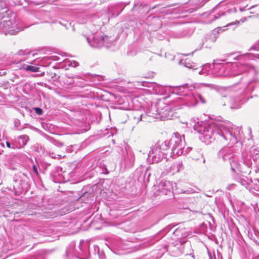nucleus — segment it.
Listing matches in <instances>:
<instances>
[{
    "instance_id": "4468645a",
    "label": "nucleus",
    "mask_w": 259,
    "mask_h": 259,
    "mask_svg": "<svg viewBox=\"0 0 259 259\" xmlns=\"http://www.w3.org/2000/svg\"><path fill=\"white\" fill-rule=\"evenodd\" d=\"M173 233L179 237V238L185 237L188 235V233L185 229H176Z\"/></svg>"
},
{
    "instance_id": "393cba45",
    "label": "nucleus",
    "mask_w": 259,
    "mask_h": 259,
    "mask_svg": "<svg viewBox=\"0 0 259 259\" xmlns=\"http://www.w3.org/2000/svg\"><path fill=\"white\" fill-rule=\"evenodd\" d=\"M29 52L28 51H27L26 50L25 51H23L22 50H19L18 52V54L19 55H23L25 54H29Z\"/></svg>"
},
{
    "instance_id": "f03ea898",
    "label": "nucleus",
    "mask_w": 259,
    "mask_h": 259,
    "mask_svg": "<svg viewBox=\"0 0 259 259\" xmlns=\"http://www.w3.org/2000/svg\"><path fill=\"white\" fill-rule=\"evenodd\" d=\"M21 29L17 26L14 16L7 10L5 0H0V33L14 35Z\"/></svg>"
},
{
    "instance_id": "1a4fd4ad",
    "label": "nucleus",
    "mask_w": 259,
    "mask_h": 259,
    "mask_svg": "<svg viewBox=\"0 0 259 259\" xmlns=\"http://www.w3.org/2000/svg\"><path fill=\"white\" fill-rule=\"evenodd\" d=\"M158 187L160 192L164 195H168L172 193L173 187L170 181H161L159 183Z\"/></svg>"
},
{
    "instance_id": "f704fd0d",
    "label": "nucleus",
    "mask_w": 259,
    "mask_h": 259,
    "mask_svg": "<svg viewBox=\"0 0 259 259\" xmlns=\"http://www.w3.org/2000/svg\"><path fill=\"white\" fill-rule=\"evenodd\" d=\"M247 56H250V55L249 54H247Z\"/></svg>"
},
{
    "instance_id": "2eb2a0df",
    "label": "nucleus",
    "mask_w": 259,
    "mask_h": 259,
    "mask_svg": "<svg viewBox=\"0 0 259 259\" xmlns=\"http://www.w3.org/2000/svg\"><path fill=\"white\" fill-rule=\"evenodd\" d=\"M180 64H183L187 68L192 69L193 70H196V68H195V65L194 63L190 61L189 60L186 59L185 61H181L180 62Z\"/></svg>"
},
{
    "instance_id": "cd10ccee",
    "label": "nucleus",
    "mask_w": 259,
    "mask_h": 259,
    "mask_svg": "<svg viewBox=\"0 0 259 259\" xmlns=\"http://www.w3.org/2000/svg\"><path fill=\"white\" fill-rule=\"evenodd\" d=\"M33 170L34 171V172L36 174V175H38V171H37V168H36V166L35 165H33Z\"/></svg>"
},
{
    "instance_id": "c756f323",
    "label": "nucleus",
    "mask_w": 259,
    "mask_h": 259,
    "mask_svg": "<svg viewBox=\"0 0 259 259\" xmlns=\"http://www.w3.org/2000/svg\"><path fill=\"white\" fill-rule=\"evenodd\" d=\"M53 153H52V156H52V157L55 158H61V157H62V156H61V155H57V156H53ZM64 156H63V157H64Z\"/></svg>"
},
{
    "instance_id": "20e7f679",
    "label": "nucleus",
    "mask_w": 259,
    "mask_h": 259,
    "mask_svg": "<svg viewBox=\"0 0 259 259\" xmlns=\"http://www.w3.org/2000/svg\"><path fill=\"white\" fill-rule=\"evenodd\" d=\"M252 66L248 63H229L221 66L222 71L225 70V75L235 76L249 70Z\"/></svg>"
},
{
    "instance_id": "b1692460",
    "label": "nucleus",
    "mask_w": 259,
    "mask_h": 259,
    "mask_svg": "<svg viewBox=\"0 0 259 259\" xmlns=\"http://www.w3.org/2000/svg\"><path fill=\"white\" fill-rule=\"evenodd\" d=\"M33 110L35 111V113L39 115H40L42 114V110L41 108L38 107H35L33 108Z\"/></svg>"
},
{
    "instance_id": "dca6fc26",
    "label": "nucleus",
    "mask_w": 259,
    "mask_h": 259,
    "mask_svg": "<svg viewBox=\"0 0 259 259\" xmlns=\"http://www.w3.org/2000/svg\"><path fill=\"white\" fill-rule=\"evenodd\" d=\"M20 69H23L26 71H29L32 72H37L39 70V68L34 66H30L28 65L23 64L22 65V66L20 67Z\"/></svg>"
},
{
    "instance_id": "a878e982",
    "label": "nucleus",
    "mask_w": 259,
    "mask_h": 259,
    "mask_svg": "<svg viewBox=\"0 0 259 259\" xmlns=\"http://www.w3.org/2000/svg\"><path fill=\"white\" fill-rule=\"evenodd\" d=\"M6 145H7V146L9 148H13V149H15V147L14 146H11V144L8 142H6Z\"/></svg>"
},
{
    "instance_id": "5701e85b",
    "label": "nucleus",
    "mask_w": 259,
    "mask_h": 259,
    "mask_svg": "<svg viewBox=\"0 0 259 259\" xmlns=\"http://www.w3.org/2000/svg\"><path fill=\"white\" fill-rule=\"evenodd\" d=\"M194 153H195L196 155V156L192 155V158L193 159L195 160L199 159L202 156L201 154L197 151H195V152H194Z\"/></svg>"
},
{
    "instance_id": "bb28decb",
    "label": "nucleus",
    "mask_w": 259,
    "mask_h": 259,
    "mask_svg": "<svg viewBox=\"0 0 259 259\" xmlns=\"http://www.w3.org/2000/svg\"><path fill=\"white\" fill-rule=\"evenodd\" d=\"M15 126L17 127L20 124V121L19 120L17 119L15 120Z\"/></svg>"
},
{
    "instance_id": "6e6552de",
    "label": "nucleus",
    "mask_w": 259,
    "mask_h": 259,
    "mask_svg": "<svg viewBox=\"0 0 259 259\" xmlns=\"http://www.w3.org/2000/svg\"><path fill=\"white\" fill-rule=\"evenodd\" d=\"M249 152L250 153L249 156L248 155L246 151L242 152V162L246 165L249 164L251 160V158L252 157L254 161L259 163V151L255 149H251Z\"/></svg>"
},
{
    "instance_id": "9d476101",
    "label": "nucleus",
    "mask_w": 259,
    "mask_h": 259,
    "mask_svg": "<svg viewBox=\"0 0 259 259\" xmlns=\"http://www.w3.org/2000/svg\"><path fill=\"white\" fill-rule=\"evenodd\" d=\"M219 155L224 161H228L229 162L231 160L234 156L233 150L229 147L221 149L219 153Z\"/></svg>"
},
{
    "instance_id": "0eeeda50",
    "label": "nucleus",
    "mask_w": 259,
    "mask_h": 259,
    "mask_svg": "<svg viewBox=\"0 0 259 259\" xmlns=\"http://www.w3.org/2000/svg\"><path fill=\"white\" fill-rule=\"evenodd\" d=\"M105 39H108L107 36L100 35L98 34H95L91 41H89V38L87 37L89 43L94 48H100L103 46L109 47L108 43L105 42Z\"/></svg>"
},
{
    "instance_id": "7c9ffc66",
    "label": "nucleus",
    "mask_w": 259,
    "mask_h": 259,
    "mask_svg": "<svg viewBox=\"0 0 259 259\" xmlns=\"http://www.w3.org/2000/svg\"><path fill=\"white\" fill-rule=\"evenodd\" d=\"M224 13L223 12V13H222V14H220V13H219V14H218V15H219V16H218V17H217L215 15H213V16H214V19H217V18H219V17H220L221 15H224Z\"/></svg>"
},
{
    "instance_id": "72a5a7b5",
    "label": "nucleus",
    "mask_w": 259,
    "mask_h": 259,
    "mask_svg": "<svg viewBox=\"0 0 259 259\" xmlns=\"http://www.w3.org/2000/svg\"><path fill=\"white\" fill-rule=\"evenodd\" d=\"M249 83H250V82H249V83L247 84V86L246 87V90H247V88H248V87L249 86Z\"/></svg>"
},
{
    "instance_id": "ddd939ff",
    "label": "nucleus",
    "mask_w": 259,
    "mask_h": 259,
    "mask_svg": "<svg viewBox=\"0 0 259 259\" xmlns=\"http://www.w3.org/2000/svg\"><path fill=\"white\" fill-rule=\"evenodd\" d=\"M29 138L26 135L20 136L18 138V143L20 147H24L27 143Z\"/></svg>"
},
{
    "instance_id": "f3484780",
    "label": "nucleus",
    "mask_w": 259,
    "mask_h": 259,
    "mask_svg": "<svg viewBox=\"0 0 259 259\" xmlns=\"http://www.w3.org/2000/svg\"><path fill=\"white\" fill-rule=\"evenodd\" d=\"M181 169H183V164L180 161L174 163L171 166V170L173 172H178Z\"/></svg>"
},
{
    "instance_id": "39448f33",
    "label": "nucleus",
    "mask_w": 259,
    "mask_h": 259,
    "mask_svg": "<svg viewBox=\"0 0 259 259\" xmlns=\"http://www.w3.org/2000/svg\"><path fill=\"white\" fill-rule=\"evenodd\" d=\"M168 152V143L166 141H159L153 146L148 154V157H151L153 163L160 162Z\"/></svg>"
},
{
    "instance_id": "a211bd4d",
    "label": "nucleus",
    "mask_w": 259,
    "mask_h": 259,
    "mask_svg": "<svg viewBox=\"0 0 259 259\" xmlns=\"http://www.w3.org/2000/svg\"><path fill=\"white\" fill-rule=\"evenodd\" d=\"M74 249V245L70 246L69 247H68L66 249V252H65V256L67 258H69L70 257L73 256Z\"/></svg>"
},
{
    "instance_id": "7ed1b4c3",
    "label": "nucleus",
    "mask_w": 259,
    "mask_h": 259,
    "mask_svg": "<svg viewBox=\"0 0 259 259\" xmlns=\"http://www.w3.org/2000/svg\"><path fill=\"white\" fill-rule=\"evenodd\" d=\"M213 88L211 84L201 83L199 84L190 85L188 84H184L179 87L177 89L178 94L184 97L183 100L188 106H194L196 105L198 102V99L203 103L205 102L200 95H197L196 96L192 92L193 90L196 89L200 92H203L205 91V89H211Z\"/></svg>"
},
{
    "instance_id": "412c9836",
    "label": "nucleus",
    "mask_w": 259,
    "mask_h": 259,
    "mask_svg": "<svg viewBox=\"0 0 259 259\" xmlns=\"http://www.w3.org/2000/svg\"><path fill=\"white\" fill-rule=\"evenodd\" d=\"M68 66L73 67H77L79 65V63L77 61H68Z\"/></svg>"
},
{
    "instance_id": "4be33fe9",
    "label": "nucleus",
    "mask_w": 259,
    "mask_h": 259,
    "mask_svg": "<svg viewBox=\"0 0 259 259\" xmlns=\"http://www.w3.org/2000/svg\"><path fill=\"white\" fill-rule=\"evenodd\" d=\"M246 20V18H243L241 19H240L239 21H236L235 23H230L228 24L226 26H230V25H234V24H239L240 23V22H244V21H245Z\"/></svg>"
},
{
    "instance_id": "423d86ee",
    "label": "nucleus",
    "mask_w": 259,
    "mask_h": 259,
    "mask_svg": "<svg viewBox=\"0 0 259 259\" xmlns=\"http://www.w3.org/2000/svg\"><path fill=\"white\" fill-rule=\"evenodd\" d=\"M168 143V150L171 147L174 154L178 156L185 154L187 150L185 149V142L182 141V137L179 133H174Z\"/></svg>"
},
{
    "instance_id": "473e14b6",
    "label": "nucleus",
    "mask_w": 259,
    "mask_h": 259,
    "mask_svg": "<svg viewBox=\"0 0 259 259\" xmlns=\"http://www.w3.org/2000/svg\"><path fill=\"white\" fill-rule=\"evenodd\" d=\"M63 145V143H58L57 146H59V147H61Z\"/></svg>"
},
{
    "instance_id": "9b49d317",
    "label": "nucleus",
    "mask_w": 259,
    "mask_h": 259,
    "mask_svg": "<svg viewBox=\"0 0 259 259\" xmlns=\"http://www.w3.org/2000/svg\"><path fill=\"white\" fill-rule=\"evenodd\" d=\"M227 101L229 102L230 108L232 109H237L240 107V105L242 102V98L238 97L234 98L231 97L227 98Z\"/></svg>"
},
{
    "instance_id": "2f4dec72",
    "label": "nucleus",
    "mask_w": 259,
    "mask_h": 259,
    "mask_svg": "<svg viewBox=\"0 0 259 259\" xmlns=\"http://www.w3.org/2000/svg\"><path fill=\"white\" fill-rule=\"evenodd\" d=\"M139 115V116H138V117H137V120H138V121H140V120H142V115H141V114H140V115Z\"/></svg>"
},
{
    "instance_id": "6ab92c4d",
    "label": "nucleus",
    "mask_w": 259,
    "mask_h": 259,
    "mask_svg": "<svg viewBox=\"0 0 259 259\" xmlns=\"http://www.w3.org/2000/svg\"><path fill=\"white\" fill-rule=\"evenodd\" d=\"M231 168L233 171L235 170V169H239L240 168V165L234 160H232L229 161Z\"/></svg>"
},
{
    "instance_id": "aec40b11",
    "label": "nucleus",
    "mask_w": 259,
    "mask_h": 259,
    "mask_svg": "<svg viewBox=\"0 0 259 259\" xmlns=\"http://www.w3.org/2000/svg\"><path fill=\"white\" fill-rule=\"evenodd\" d=\"M166 112V113L164 114V115H165V117H166L167 119H170V116L169 115V113L172 112L171 111H170V108L168 106L166 107V109L164 110V111L163 112Z\"/></svg>"
},
{
    "instance_id": "f8f14e48",
    "label": "nucleus",
    "mask_w": 259,
    "mask_h": 259,
    "mask_svg": "<svg viewBox=\"0 0 259 259\" xmlns=\"http://www.w3.org/2000/svg\"><path fill=\"white\" fill-rule=\"evenodd\" d=\"M212 67H213V65L210 64H205L202 66V68L198 71V73L201 75H207L211 73Z\"/></svg>"
},
{
    "instance_id": "c85d7f7f",
    "label": "nucleus",
    "mask_w": 259,
    "mask_h": 259,
    "mask_svg": "<svg viewBox=\"0 0 259 259\" xmlns=\"http://www.w3.org/2000/svg\"><path fill=\"white\" fill-rule=\"evenodd\" d=\"M105 42L108 43L109 45V47L111 46L112 42L109 40V38L108 37V39H105Z\"/></svg>"
},
{
    "instance_id": "f257e3e1",
    "label": "nucleus",
    "mask_w": 259,
    "mask_h": 259,
    "mask_svg": "<svg viewBox=\"0 0 259 259\" xmlns=\"http://www.w3.org/2000/svg\"><path fill=\"white\" fill-rule=\"evenodd\" d=\"M194 130L201 135L200 139L204 143L208 144L212 138L216 136L224 144L232 146L237 143L240 134V130L233 127L228 128L222 123L214 122L207 124L202 121H198L193 125Z\"/></svg>"
}]
</instances>
